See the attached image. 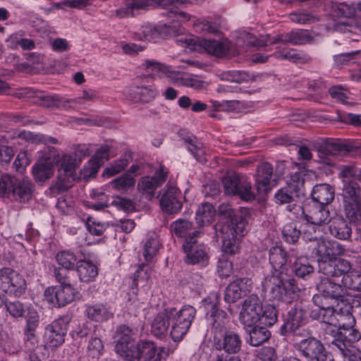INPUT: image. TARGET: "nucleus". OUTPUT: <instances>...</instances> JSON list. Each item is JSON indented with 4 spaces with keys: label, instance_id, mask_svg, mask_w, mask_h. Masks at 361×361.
<instances>
[{
    "label": "nucleus",
    "instance_id": "45",
    "mask_svg": "<svg viewBox=\"0 0 361 361\" xmlns=\"http://www.w3.org/2000/svg\"><path fill=\"white\" fill-rule=\"evenodd\" d=\"M270 336L269 331L264 326H255L250 332V343L254 346L261 345L267 341Z\"/></svg>",
    "mask_w": 361,
    "mask_h": 361
},
{
    "label": "nucleus",
    "instance_id": "5",
    "mask_svg": "<svg viewBox=\"0 0 361 361\" xmlns=\"http://www.w3.org/2000/svg\"><path fill=\"white\" fill-rule=\"evenodd\" d=\"M55 277L61 285L47 288L44 294V300L55 306H65L75 300L77 291L66 270L56 269Z\"/></svg>",
    "mask_w": 361,
    "mask_h": 361
},
{
    "label": "nucleus",
    "instance_id": "48",
    "mask_svg": "<svg viewBox=\"0 0 361 361\" xmlns=\"http://www.w3.org/2000/svg\"><path fill=\"white\" fill-rule=\"evenodd\" d=\"M162 27L159 26H144L141 30L137 33L138 38L141 40H146L148 42H156L161 37Z\"/></svg>",
    "mask_w": 361,
    "mask_h": 361
},
{
    "label": "nucleus",
    "instance_id": "17",
    "mask_svg": "<svg viewBox=\"0 0 361 361\" xmlns=\"http://www.w3.org/2000/svg\"><path fill=\"white\" fill-rule=\"evenodd\" d=\"M338 302H327V305H316L318 309L314 310L311 312V316L313 319L319 320L321 322L327 325L325 328L326 333H329V329L334 327L335 322H336V316L338 311L337 304Z\"/></svg>",
    "mask_w": 361,
    "mask_h": 361
},
{
    "label": "nucleus",
    "instance_id": "42",
    "mask_svg": "<svg viewBox=\"0 0 361 361\" xmlns=\"http://www.w3.org/2000/svg\"><path fill=\"white\" fill-rule=\"evenodd\" d=\"M128 164L129 157L124 155L120 159L112 162L108 167H106L103 172V176L107 178L114 176L123 171L127 167Z\"/></svg>",
    "mask_w": 361,
    "mask_h": 361
},
{
    "label": "nucleus",
    "instance_id": "29",
    "mask_svg": "<svg viewBox=\"0 0 361 361\" xmlns=\"http://www.w3.org/2000/svg\"><path fill=\"white\" fill-rule=\"evenodd\" d=\"M133 361H160L161 355L157 353L156 348L152 342L137 343Z\"/></svg>",
    "mask_w": 361,
    "mask_h": 361
},
{
    "label": "nucleus",
    "instance_id": "9",
    "mask_svg": "<svg viewBox=\"0 0 361 361\" xmlns=\"http://www.w3.org/2000/svg\"><path fill=\"white\" fill-rule=\"evenodd\" d=\"M344 212L346 218L351 223L361 219V188L354 181L344 185L343 190Z\"/></svg>",
    "mask_w": 361,
    "mask_h": 361
},
{
    "label": "nucleus",
    "instance_id": "64",
    "mask_svg": "<svg viewBox=\"0 0 361 361\" xmlns=\"http://www.w3.org/2000/svg\"><path fill=\"white\" fill-rule=\"evenodd\" d=\"M99 97L98 93L92 89L83 90L80 96L74 99L75 104L93 102Z\"/></svg>",
    "mask_w": 361,
    "mask_h": 361
},
{
    "label": "nucleus",
    "instance_id": "2",
    "mask_svg": "<svg viewBox=\"0 0 361 361\" xmlns=\"http://www.w3.org/2000/svg\"><path fill=\"white\" fill-rule=\"evenodd\" d=\"M286 264V253L280 247L272 249V267L274 272L272 273V283L275 287L273 293L277 292L275 297L286 303L291 302L297 297L298 288L295 284V280L288 274V269L284 267Z\"/></svg>",
    "mask_w": 361,
    "mask_h": 361
},
{
    "label": "nucleus",
    "instance_id": "41",
    "mask_svg": "<svg viewBox=\"0 0 361 361\" xmlns=\"http://www.w3.org/2000/svg\"><path fill=\"white\" fill-rule=\"evenodd\" d=\"M299 196V192L286 185L279 189L274 195L276 203L279 204H290Z\"/></svg>",
    "mask_w": 361,
    "mask_h": 361
},
{
    "label": "nucleus",
    "instance_id": "25",
    "mask_svg": "<svg viewBox=\"0 0 361 361\" xmlns=\"http://www.w3.org/2000/svg\"><path fill=\"white\" fill-rule=\"evenodd\" d=\"M336 307L338 313L334 329L339 330L345 327L355 326L356 322L351 312L353 307L346 301L341 300Z\"/></svg>",
    "mask_w": 361,
    "mask_h": 361
},
{
    "label": "nucleus",
    "instance_id": "6",
    "mask_svg": "<svg viewBox=\"0 0 361 361\" xmlns=\"http://www.w3.org/2000/svg\"><path fill=\"white\" fill-rule=\"evenodd\" d=\"M50 152L54 164L58 163L59 165L56 187L59 190H67L71 183L77 178L75 170L80 164V160L71 153L59 155L54 148H52Z\"/></svg>",
    "mask_w": 361,
    "mask_h": 361
},
{
    "label": "nucleus",
    "instance_id": "22",
    "mask_svg": "<svg viewBox=\"0 0 361 361\" xmlns=\"http://www.w3.org/2000/svg\"><path fill=\"white\" fill-rule=\"evenodd\" d=\"M208 300L210 302L207 303L206 309L209 311L207 314H209L210 322L215 330V334L221 336V333L224 332L227 322L226 313L223 310L216 309V295L209 297Z\"/></svg>",
    "mask_w": 361,
    "mask_h": 361
},
{
    "label": "nucleus",
    "instance_id": "3",
    "mask_svg": "<svg viewBox=\"0 0 361 361\" xmlns=\"http://www.w3.org/2000/svg\"><path fill=\"white\" fill-rule=\"evenodd\" d=\"M192 0H127L125 8L117 11V13L121 16H133L138 13L141 10L146 11L149 7H161L166 10V15L178 22H185L190 19V16L187 13L180 11L176 4H186Z\"/></svg>",
    "mask_w": 361,
    "mask_h": 361
},
{
    "label": "nucleus",
    "instance_id": "62",
    "mask_svg": "<svg viewBox=\"0 0 361 361\" xmlns=\"http://www.w3.org/2000/svg\"><path fill=\"white\" fill-rule=\"evenodd\" d=\"M282 232L285 240L290 243H295L300 235V231L296 229L295 226L293 224L285 226Z\"/></svg>",
    "mask_w": 361,
    "mask_h": 361
},
{
    "label": "nucleus",
    "instance_id": "61",
    "mask_svg": "<svg viewBox=\"0 0 361 361\" xmlns=\"http://www.w3.org/2000/svg\"><path fill=\"white\" fill-rule=\"evenodd\" d=\"M103 343L102 340L97 336H92L87 344V352L90 355L97 357L101 355L103 350Z\"/></svg>",
    "mask_w": 361,
    "mask_h": 361
},
{
    "label": "nucleus",
    "instance_id": "21",
    "mask_svg": "<svg viewBox=\"0 0 361 361\" xmlns=\"http://www.w3.org/2000/svg\"><path fill=\"white\" fill-rule=\"evenodd\" d=\"M302 213L312 226H321L331 221L329 210L324 205L314 203L307 204L303 208Z\"/></svg>",
    "mask_w": 361,
    "mask_h": 361
},
{
    "label": "nucleus",
    "instance_id": "52",
    "mask_svg": "<svg viewBox=\"0 0 361 361\" xmlns=\"http://www.w3.org/2000/svg\"><path fill=\"white\" fill-rule=\"evenodd\" d=\"M343 355L345 361H361V351L351 345V347H334Z\"/></svg>",
    "mask_w": 361,
    "mask_h": 361
},
{
    "label": "nucleus",
    "instance_id": "35",
    "mask_svg": "<svg viewBox=\"0 0 361 361\" xmlns=\"http://www.w3.org/2000/svg\"><path fill=\"white\" fill-rule=\"evenodd\" d=\"M312 197L316 202L314 204L326 206L334 199V190L329 184L317 185L313 188Z\"/></svg>",
    "mask_w": 361,
    "mask_h": 361
},
{
    "label": "nucleus",
    "instance_id": "8",
    "mask_svg": "<svg viewBox=\"0 0 361 361\" xmlns=\"http://www.w3.org/2000/svg\"><path fill=\"white\" fill-rule=\"evenodd\" d=\"M242 324L252 326L260 319H264V324L271 326L270 313L264 310L259 299L255 295H251L244 300L239 316Z\"/></svg>",
    "mask_w": 361,
    "mask_h": 361
},
{
    "label": "nucleus",
    "instance_id": "49",
    "mask_svg": "<svg viewBox=\"0 0 361 361\" xmlns=\"http://www.w3.org/2000/svg\"><path fill=\"white\" fill-rule=\"evenodd\" d=\"M242 179L238 174L233 173L226 176L222 179V184L226 194L235 195L238 185Z\"/></svg>",
    "mask_w": 361,
    "mask_h": 361
},
{
    "label": "nucleus",
    "instance_id": "47",
    "mask_svg": "<svg viewBox=\"0 0 361 361\" xmlns=\"http://www.w3.org/2000/svg\"><path fill=\"white\" fill-rule=\"evenodd\" d=\"M110 183L113 188L118 191H126L135 185V180L133 175L125 173L113 180Z\"/></svg>",
    "mask_w": 361,
    "mask_h": 361
},
{
    "label": "nucleus",
    "instance_id": "14",
    "mask_svg": "<svg viewBox=\"0 0 361 361\" xmlns=\"http://www.w3.org/2000/svg\"><path fill=\"white\" fill-rule=\"evenodd\" d=\"M329 331L334 336L331 343L332 348L334 347H351L353 343L359 341L361 338V333L354 326L345 327L339 330L332 329H329Z\"/></svg>",
    "mask_w": 361,
    "mask_h": 361
},
{
    "label": "nucleus",
    "instance_id": "4",
    "mask_svg": "<svg viewBox=\"0 0 361 361\" xmlns=\"http://www.w3.org/2000/svg\"><path fill=\"white\" fill-rule=\"evenodd\" d=\"M271 166L266 163L260 165L257 170L255 188L257 195L252 190V183L242 179L235 195L246 202H252L257 197L259 202H264L268 198L271 190Z\"/></svg>",
    "mask_w": 361,
    "mask_h": 361
},
{
    "label": "nucleus",
    "instance_id": "30",
    "mask_svg": "<svg viewBox=\"0 0 361 361\" xmlns=\"http://www.w3.org/2000/svg\"><path fill=\"white\" fill-rule=\"evenodd\" d=\"M177 195V188L173 186L167 187L160 200V204L163 209L169 213H176L180 210L182 205Z\"/></svg>",
    "mask_w": 361,
    "mask_h": 361
},
{
    "label": "nucleus",
    "instance_id": "19",
    "mask_svg": "<svg viewBox=\"0 0 361 361\" xmlns=\"http://www.w3.org/2000/svg\"><path fill=\"white\" fill-rule=\"evenodd\" d=\"M229 47V42L227 39L216 40L198 38L195 51H204L209 54L221 57L228 54Z\"/></svg>",
    "mask_w": 361,
    "mask_h": 361
},
{
    "label": "nucleus",
    "instance_id": "37",
    "mask_svg": "<svg viewBox=\"0 0 361 361\" xmlns=\"http://www.w3.org/2000/svg\"><path fill=\"white\" fill-rule=\"evenodd\" d=\"M76 270L80 281L83 282L94 280L98 274L97 267L88 261H78Z\"/></svg>",
    "mask_w": 361,
    "mask_h": 361
},
{
    "label": "nucleus",
    "instance_id": "63",
    "mask_svg": "<svg viewBox=\"0 0 361 361\" xmlns=\"http://www.w3.org/2000/svg\"><path fill=\"white\" fill-rule=\"evenodd\" d=\"M111 204L120 210L124 212H132L135 209L133 202L127 198L117 197L112 202Z\"/></svg>",
    "mask_w": 361,
    "mask_h": 361
},
{
    "label": "nucleus",
    "instance_id": "55",
    "mask_svg": "<svg viewBox=\"0 0 361 361\" xmlns=\"http://www.w3.org/2000/svg\"><path fill=\"white\" fill-rule=\"evenodd\" d=\"M222 78L231 82L241 83L247 82L252 79L250 74L245 71H234L224 73Z\"/></svg>",
    "mask_w": 361,
    "mask_h": 361
},
{
    "label": "nucleus",
    "instance_id": "1",
    "mask_svg": "<svg viewBox=\"0 0 361 361\" xmlns=\"http://www.w3.org/2000/svg\"><path fill=\"white\" fill-rule=\"evenodd\" d=\"M219 214L226 221L223 225L216 226V233L222 239V251L226 255H234L239 248L240 238L246 232L247 222L228 204H222L219 208Z\"/></svg>",
    "mask_w": 361,
    "mask_h": 361
},
{
    "label": "nucleus",
    "instance_id": "33",
    "mask_svg": "<svg viewBox=\"0 0 361 361\" xmlns=\"http://www.w3.org/2000/svg\"><path fill=\"white\" fill-rule=\"evenodd\" d=\"M170 331V309H166L154 317L151 326L152 333L161 337Z\"/></svg>",
    "mask_w": 361,
    "mask_h": 361
},
{
    "label": "nucleus",
    "instance_id": "26",
    "mask_svg": "<svg viewBox=\"0 0 361 361\" xmlns=\"http://www.w3.org/2000/svg\"><path fill=\"white\" fill-rule=\"evenodd\" d=\"M54 161L50 154L46 156L43 160L37 163L32 168V174L36 181L44 183L53 176Z\"/></svg>",
    "mask_w": 361,
    "mask_h": 361
},
{
    "label": "nucleus",
    "instance_id": "39",
    "mask_svg": "<svg viewBox=\"0 0 361 361\" xmlns=\"http://www.w3.org/2000/svg\"><path fill=\"white\" fill-rule=\"evenodd\" d=\"M216 211L214 207L209 203H204L199 207L196 212L197 224L200 226L209 224L215 217Z\"/></svg>",
    "mask_w": 361,
    "mask_h": 361
},
{
    "label": "nucleus",
    "instance_id": "31",
    "mask_svg": "<svg viewBox=\"0 0 361 361\" xmlns=\"http://www.w3.org/2000/svg\"><path fill=\"white\" fill-rule=\"evenodd\" d=\"M171 230L178 238H185V241L193 238L195 240L200 232L195 230L192 222L186 219H178L171 224Z\"/></svg>",
    "mask_w": 361,
    "mask_h": 361
},
{
    "label": "nucleus",
    "instance_id": "7",
    "mask_svg": "<svg viewBox=\"0 0 361 361\" xmlns=\"http://www.w3.org/2000/svg\"><path fill=\"white\" fill-rule=\"evenodd\" d=\"M196 310L185 305L180 310L170 308V336L175 342L183 339L195 317Z\"/></svg>",
    "mask_w": 361,
    "mask_h": 361
},
{
    "label": "nucleus",
    "instance_id": "28",
    "mask_svg": "<svg viewBox=\"0 0 361 361\" xmlns=\"http://www.w3.org/2000/svg\"><path fill=\"white\" fill-rule=\"evenodd\" d=\"M329 223V230L332 236L339 240H348L350 238L351 226L343 217H334Z\"/></svg>",
    "mask_w": 361,
    "mask_h": 361
},
{
    "label": "nucleus",
    "instance_id": "36",
    "mask_svg": "<svg viewBox=\"0 0 361 361\" xmlns=\"http://www.w3.org/2000/svg\"><path fill=\"white\" fill-rule=\"evenodd\" d=\"M297 348L302 354L311 361L316 355L324 350L322 343L314 338L302 340L296 344Z\"/></svg>",
    "mask_w": 361,
    "mask_h": 361
},
{
    "label": "nucleus",
    "instance_id": "59",
    "mask_svg": "<svg viewBox=\"0 0 361 361\" xmlns=\"http://www.w3.org/2000/svg\"><path fill=\"white\" fill-rule=\"evenodd\" d=\"M288 314V319L293 328L300 326L305 317V312L300 307H291Z\"/></svg>",
    "mask_w": 361,
    "mask_h": 361
},
{
    "label": "nucleus",
    "instance_id": "27",
    "mask_svg": "<svg viewBox=\"0 0 361 361\" xmlns=\"http://www.w3.org/2000/svg\"><path fill=\"white\" fill-rule=\"evenodd\" d=\"M247 279H237L231 283L226 288L224 298L227 302L233 303L243 295H245L248 290Z\"/></svg>",
    "mask_w": 361,
    "mask_h": 361
},
{
    "label": "nucleus",
    "instance_id": "15",
    "mask_svg": "<svg viewBox=\"0 0 361 361\" xmlns=\"http://www.w3.org/2000/svg\"><path fill=\"white\" fill-rule=\"evenodd\" d=\"M313 252L319 257L318 261L336 259L343 255L345 249L341 244L334 240L321 239L317 246L312 247Z\"/></svg>",
    "mask_w": 361,
    "mask_h": 361
},
{
    "label": "nucleus",
    "instance_id": "54",
    "mask_svg": "<svg viewBox=\"0 0 361 361\" xmlns=\"http://www.w3.org/2000/svg\"><path fill=\"white\" fill-rule=\"evenodd\" d=\"M101 166L100 161L92 157L81 170V176L85 179H89L97 173Z\"/></svg>",
    "mask_w": 361,
    "mask_h": 361
},
{
    "label": "nucleus",
    "instance_id": "46",
    "mask_svg": "<svg viewBox=\"0 0 361 361\" xmlns=\"http://www.w3.org/2000/svg\"><path fill=\"white\" fill-rule=\"evenodd\" d=\"M344 286L353 290H361V274L351 269L345 273L342 279Z\"/></svg>",
    "mask_w": 361,
    "mask_h": 361
},
{
    "label": "nucleus",
    "instance_id": "56",
    "mask_svg": "<svg viewBox=\"0 0 361 361\" xmlns=\"http://www.w3.org/2000/svg\"><path fill=\"white\" fill-rule=\"evenodd\" d=\"M159 247V243L157 238H151L147 240L144 245L142 255L146 262L150 261L155 255Z\"/></svg>",
    "mask_w": 361,
    "mask_h": 361
},
{
    "label": "nucleus",
    "instance_id": "34",
    "mask_svg": "<svg viewBox=\"0 0 361 361\" xmlns=\"http://www.w3.org/2000/svg\"><path fill=\"white\" fill-rule=\"evenodd\" d=\"M311 40L312 37L307 30H299L278 35L272 39V44L278 42H283L293 44H302L310 42Z\"/></svg>",
    "mask_w": 361,
    "mask_h": 361
},
{
    "label": "nucleus",
    "instance_id": "20",
    "mask_svg": "<svg viewBox=\"0 0 361 361\" xmlns=\"http://www.w3.org/2000/svg\"><path fill=\"white\" fill-rule=\"evenodd\" d=\"M353 148L351 144L346 142H328L319 151L321 161L326 165L332 166L335 164V157L341 153L351 152Z\"/></svg>",
    "mask_w": 361,
    "mask_h": 361
},
{
    "label": "nucleus",
    "instance_id": "12",
    "mask_svg": "<svg viewBox=\"0 0 361 361\" xmlns=\"http://www.w3.org/2000/svg\"><path fill=\"white\" fill-rule=\"evenodd\" d=\"M168 171L160 166L153 176L142 177L137 183V190L147 198L151 200L154 197L155 190L166 180Z\"/></svg>",
    "mask_w": 361,
    "mask_h": 361
},
{
    "label": "nucleus",
    "instance_id": "43",
    "mask_svg": "<svg viewBox=\"0 0 361 361\" xmlns=\"http://www.w3.org/2000/svg\"><path fill=\"white\" fill-rule=\"evenodd\" d=\"M56 259L59 265L66 270L73 269L77 262L75 255L69 250H63L58 252L56 255Z\"/></svg>",
    "mask_w": 361,
    "mask_h": 361
},
{
    "label": "nucleus",
    "instance_id": "60",
    "mask_svg": "<svg viewBox=\"0 0 361 361\" xmlns=\"http://www.w3.org/2000/svg\"><path fill=\"white\" fill-rule=\"evenodd\" d=\"M38 342L35 329H24V343L27 350H35L38 346Z\"/></svg>",
    "mask_w": 361,
    "mask_h": 361
},
{
    "label": "nucleus",
    "instance_id": "44",
    "mask_svg": "<svg viewBox=\"0 0 361 361\" xmlns=\"http://www.w3.org/2000/svg\"><path fill=\"white\" fill-rule=\"evenodd\" d=\"M18 178L7 173L0 175V197L1 198L10 197V193L16 185Z\"/></svg>",
    "mask_w": 361,
    "mask_h": 361
},
{
    "label": "nucleus",
    "instance_id": "38",
    "mask_svg": "<svg viewBox=\"0 0 361 361\" xmlns=\"http://www.w3.org/2000/svg\"><path fill=\"white\" fill-rule=\"evenodd\" d=\"M135 341H125L117 340L115 345L116 353L126 361H133V356L136 350Z\"/></svg>",
    "mask_w": 361,
    "mask_h": 361
},
{
    "label": "nucleus",
    "instance_id": "53",
    "mask_svg": "<svg viewBox=\"0 0 361 361\" xmlns=\"http://www.w3.org/2000/svg\"><path fill=\"white\" fill-rule=\"evenodd\" d=\"M185 144L188 150L194 155L195 158L200 162L206 161L204 150L192 138L185 140Z\"/></svg>",
    "mask_w": 361,
    "mask_h": 361
},
{
    "label": "nucleus",
    "instance_id": "57",
    "mask_svg": "<svg viewBox=\"0 0 361 361\" xmlns=\"http://www.w3.org/2000/svg\"><path fill=\"white\" fill-rule=\"evenodd\" d=\"M330 95L342 103H348L352 99L350 92L340 86L332 87L329 90Z\"/></svg>",
    "mask_w": 361,
    "mask_h": 361
},
{
    "label": "nucleus",
    "instance_id": "50",
    "mask_svg": "<svg viewBox=\"0 0 361 361\" xmlns=\"http://www.w3.org/2000/svg\"><path fill=\"white\" fill-rule=\"evenodd\" d=\"M295 273L300 277H305L312 273L313 267L310 264L309 260L306 257H299L296 259L294 267Z\"/></svg>",
    "mask_w": 361,
    "mask_h": 361
},
{
    "label": "nucleus",
    "instance_id": "18",
    "mask_svg": "<svg viewBox=\"0 0 361 361\" xmlns=\"http://www.w3.org/2000/svg\"><path fill=\"white\" fill-rule=\"evenodd\" d=\"M186 254L185 262L188 264H204L208 259L206 247L203 244H197V239L190 238L183 244Z\"/></svg>",
    "mask_w": 361,
    "mask_h": 361
},
{
    "label": "nucleus",
    "instance_id": "16",
    "mask_svg": "<svg viewBox=\"0 0 361 361\" xmlns=\"http://www.w3.org/2000/svg\"><path fill=\"white\" fill-rule=\"evenodd\" d=\"M319 269L324 277H340L351 269V264L344 259L322 260L319 262Z\"/></svg>",
    "mask_w": 361,
    "mask_h": 361
},
{
    "label": "nucleus",
    "instance_id": "23",
    "mask_svg": "<svg viewBox=\"0 0 361 361\" xmlns=\"http://www.w3.org/2000/svg\"><path fill=\"white\" fill-rule=\"evenodd\" d=\"M223 338L214 334V346L219 350H224L228 353H235L239 351L241 341L239 336L233 331L223 332Z\"/></svg>",
    "mask_w": 361,
    "mask_h": 361
},
{
    "label": "nucleus",
    "instance_id": "10",
    "mask_svg": "<svg viewBox=\"0 0 361 361\" xmlns=\"http://www.w3.org/2000/svg\"><path fill=\"white\" fill-rule=\"evenodd\" d=\"M319 293L315 294L312 300L315 305H327V302H339L343 300L342 286L328 277H323L317 284Z\"/></svg>",
    "mask_w": 361,
    "mask_h": 361
},
{
    "label": "nucleus",
    "instance_id": "13",
    "mask_svg": "<svg viewBox=\"0 0 361 361\" xmlns=\"http://www.w3.org/2000/svg\"><path fill=\"white\" fill-rule=\"evenodd\" d=\"M67 332V324L63 319L54 321L45 329L44 342L46 346L58 347L63 343Z\"/></svg>",
    "mask_w": 361,
    "mask_h": 361
},
{
    "label": "nucleus",
    "instance_id": "24",
    "mask_svg": "<svg viewBox=\"0 0 361 361\" xmlns=\"http://www.w3.org/2000/svg\"><path fill=\"white\" fill-rule=\"evenodd\" d=\"M33 191L34 185L30 180L18 178L11 193H10L9 199L18 202L25 203L31 200Z\"/></svg>",
    "mask_w": 361,
    "mask_h": 361
},
{
    "label": "nucleus",
    "instance_id": "58",
    "mask_svg": "<svg viewBox=\"0 0 361 361\" xmlns=\"http://www.w3.org/2000/svg\"><path fill=\"white\" fill-rule=\"evenodd\" d=\"M289 18L292 22L299 24H310L319 20L317 16L309 13H292Z\"/></svg>",
    "mask_w": 361,
    "mask_h": 361
},
{
    "label": "nucleus",
    "instance_id": "11",
    "mask_svg": "<svg viewBox=\"0 0 361 361\" xmlns=\"http://www.w3.org/2000/svg\"><path fill=\"white\" fill-rule=\"evenodd\" d=\"M0 286L6 293L15 296L21 295L26 289V282L21 275L10 268L0 272Z\"/></svg>",
    "mask_w": 361,
    "mask_h": 361
},
{
    "label": "nucleus",
    "instance_id": "32",
    "mask_svg": "<svg viewBox=\"0 0 361 361\" xmlns=\"http://www.w3.org/2000/svg\"><path fill=\"white\" fill-rule=\"evenodd\" d=\"M85 312L89 319L97 322L107 321L114 316L111 309L102 303L87 305Z\"/></svg>",
    "mask_w": 361,
    "mask_h": 361
},
{
    "label": "nucleus",
    "instance_id": "51",
    "mask_svg": "<svg viewBox=\"0 0 361 361\" xmlns=\"http://www.w3.org/2000/svg\"><path fill=\"white\" fill-rule=\"evenodd\" d=\"M142 66L149 73L159 77H162L167 73V67L155 60L147 59L143 62Z\"/></svg>",
    "mask_w": 361,
    "mask_h": 361
},
{
    "label": "nucleus",
    "instance_id": "40",
    "mask_svg": "<svg viewBox=\"0 0 361 361\" xmlns=\"http://www.w3.org/2000/svg\"><path fill=\"white\" fill-rule=\"evenodd\" d=\"M96 0H62L54 3L51 6L52 9L67 10V8H75L81 10L87 6L94 5Z\"/></svg>",
    "mask_w": 361,
    "mask_h": 361
}]
</instances>
